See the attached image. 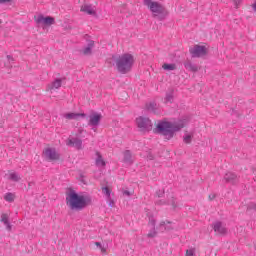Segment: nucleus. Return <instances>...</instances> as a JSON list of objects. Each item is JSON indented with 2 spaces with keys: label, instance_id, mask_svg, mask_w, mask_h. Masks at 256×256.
I'll return each instance as SVG.
<instances>
[{
  "label": "nucleus",
  "instance_id": "nucleus-41",
  "mask_svg": "<svg viewBox=\"0 0 256 256\" xmlns=\"http://www.w3.org/2000/svg\"><path fill=\"white\" fill-rule=\"evenodd\" d=\"M123 195H126L127 197H131V193L128 190H124Z\"/></svg>",
  "mask_w": 256,
  "mask_h": 256
},
{
  "label": "nucleus",
  "instance_id": "nucleus-14",
  "mask_svg": "<svg viewBox=\"0 0 256 256\" xmlns=\"http://www.w3.org/2000/svg\"><path fill=\"white\" fill-rule=\"evenodd\" d=\"M184 67L186 71H189L190 73H197L199 71V66L191 62V60H186L184 62Z\"/></svg>",
  "mask_w": 256,
  "mask_h": 256
},
{
  "label": "nucleus",
  "instance_id": "nucleus-43",
  "mask_svg": "<svg viewBox=\"0 0 256 256\" xmlns=\"http://www.w3.org/2000/svg\"><path fill=\"white\" fill-rule=\"evenodd\" d=\"M7 59L9 62L14 61L13 56H11V55H7Z\"/></svg>",
  "mask_w": 256,
  "mask_h": 256
},
{
  "label": "nucleus",
  "instance_id": "nucleus-11",
  "mask_svg": "<svg viewBox=\"0 0 256 256\" xmlns=\"http://www.w3.org/2000/svg\"><path fill=\"white\" fill-rule=\"evenodd\" d=\"M80 11H82V13H86V15H91L92 17H98L95 7H93V5L91 4H83L80 8Z\"/></svg>",
  "mask_w": 256,
  "mask_h": 256
},
{
  "label": "nucleus",
  "instance_id": "nucleus-1",
  "mask_svg": "<svg viewBox=\"0 0 256 256\" xmlns=\"http://www.w3.org/2000/svg\"><path fill=\"white\" fill-rule=\"evenodd\" d=\"M91 203V196L80 195L73 189L66 194V205L71 211H83Z\"/></svg>",
  "mask_w": 256,
  "mask_h": 256
},
{
  "label": "nucleus",
  "instance_id": "nucleus-10",
  "mask_svg": "<svg viewBox=\"0 0 256 256\" xmlns=\"http://www.w3.org/2000/svg\"><path fill=\"white\" fill-rule=\"evenodd\" d=\"M223 181H225V183H230L231 185H237V183H239V177L233 172H227L224 175Z\"/></svg>",
  "mask_w": 256,
  "mask_h": 256
},
{
  "label": "nucleus",
  "instance_id": "nucleus-37",
  "mask_svg": "<svg viewBox=\"0 0 256 256\" xmlns=\"http://www.w3.org/2000/svg\"><path fill=\"white\" fill-rule=\"evenodd\" d=\"M170 205L173 207V209H177V204H175V198L172 197Z\"/></svg>",
  "mask_w": 256,
  "mask_h": 256
},
{
  "label": "nucleus",
  "instance_id": "nucleus-25",
  "mask_svg": "<svg viewBox=\"0 0 256 256\" xmlns=\"http://www.w3.org/2000/svg\"><path fill=\"white\" fill-rule=\"evenodd\" d=\"M102 193L106 195L107 199H111V188L110 187H102Z\"/></svg>",
  "mask_w": 256,
  "mask_h": 256
},
{
  "label": "nucleus",
  "instance_id": "nucleus-20",
  "mask_svg": "<svg viewBox=\"0 0 256 256\" xmlns=\"http://www.w3.org/2000/svg\"><path fill=\"white\" fill-rule=\"evenodd\" d=\"M63 84V80L61 78H57L52 82V84L49 86V89H59L61 85Z\"/></svg>",
  "mask_w": 256,
  "mask_h": 256
},
{
  "label": "nucleus",
  "instance_id": "nucleus-6",
  "mask_svg": "<svg viewBox=\"0 0 256 256\" xmlns=\"http://www.w3.org/2000/svg\"><path fill=\"white\" fill-rule=\"evenodd\" d=\"M84 118L88 119L89 127H99V125H101V120L103 119V115H101V113L92 111L89 116H87L86 114V117Z\"/></svg>",
  "mask_w": 256,
  "mask_h": 256
},
{
  "label": "nucleus",
  "instance_id": "nucleus-31",
  "mask_svg": "<svg viewBox=\"0 0 256 256\" xmlns=\"http://www.w3.org/2000/svg\"><path fill=\"white\" fill-rule=\"evenodd\" d=\"M10 179H11V181H19V175H17V173H11L10 174Z\"/></svg>",
  "mask_w": 256,
  "mask_h": 256
},
{
  "label": "nucleus",
  "instance_id": "nucleus-44",
  "mask_svg": "<svg viewBox=\"0 0 256 256\" xmlns=\"http://www.w3.org/2000/svg\"><path fill=\"white\" fill-rule=\"evenodd\" d=\"M164 229H165V231H172L173 227H171V226H166Z\"/></svg>",
  "mask_w": 256,
  "mask_h": 256
},
{
  "label": "nucleus",
  "instance_id": "nucleus-27",
  "mask_svg": "<svg viewBox=\"0 0 256 256\" xmlns=\"http://www.w3.org/2000/svg\"><path fill=\"white\" fill-rule=\"evenodd\" d=\"M192 139H193V136H191V135H189V134L183 137V141H184V143H186V144L191 143V140H192Z\"/></svg>",
  "mask_w": 256,
  "mask_h": 256
},
{
  "label": "nucleus",
  "instance_id": "nucleus-8",
  "mask_svg": "<svg viewBox=\"0 0 256 256\" xmlns=\"http://www.w3.org/2000/svg\"><path fill=\"white\" fill-rule=\"evenodd\" d=\"M189 53L192 58L205 57V55H207V47L195 45L193 48L189 49Z\"/></svg>",
  "mask_w": 256,
  "mask_h": 256
},
{
  "label": "nucleus",
  "instance_id": "nucleus-33",
  "mask_svg": "<svg viewBox=\"0 0 256 256\" xmlns=\"http://www.w3.org/2000/svg\"><path fill=\"white\" fill-rule=\"evenodd\" d=\"M171 221L169 220H166V221H161L160 224H159V227H165V225H171Z\"/></svg>",
  "mask_w": 256,
  "mask_h": 256
},
{
  "label": "nucleus",
  "instance_id": "nucleus-32",
  "mask_svg": "<svg viewBox=\"0 0 256 256\" xmlns=\"http://www.w3.org/2000/svg\"><path fill=\"white\" fill-rule=\"evenodd\" d=\"M156 196H158L159 198L165 197V190L163 189L156 191Z\"/></svg>",
  "mask_w": 256,
  "mask_h": 256
},
{
  "label": "nucleus",
  "instance_id": "nucleus-36",
  "mask_svg": "<svg viewBox=\"0 0 256 256\" xmlns=\"http://www.w3.org/2000/svg\"><path fill=\"white\" fill-rule=\"evenodd\" d=\"M154 3L153 0H144V5L151 7V4Z\"/></svg>",
  "mask_w": 256,
  "mask_h": 256
},
{
  "label": "nucleus",
  "instance_id": "nucleus-29",
  "mask_svg": "<svg viewBox=\"0 0 256 256\" xmlns=\"http://www.w3.org/2000/svg\"><path fill=\"white\" fill-rule=\"evenodd\" d=\"M147 237H149L150 239L157 237V231H155V228H153V230L147 234Z\"/></svg>",
  "mask_w": 256,
  "mask_h": 256
},
{
  "label": "nucleus",
  "instance_id": "nucleus-12",
  "mask_svg": "<svg viewBox=\"0 0 256 256\" xmlns=\"http://www.w3.org/2000/svg\"><path fill=\"white\" fill-rule=\"evenodd\" d=\"M66 145L68 147H75L76 149H83V140L79 138L68 139Z\"/></svg>",
  "mask_w": 256,
  "mask_h": 256
},
{
  "label": "nucleus",
  "instance_id": "nucleus-26",
  "mask_svg": "<svg viewBox=\"0 0 256 256\" xmlns=\"http://www.w3.org/2000/svg\"><path fill=\"white\" fill-rule=\"evenodd\" d=\"M247 211H255L256 212V203L251 202L250 204H248Z\"/></svg>",
  "mask_w": 256,
  "mask_h": 256
},
{
  "label": "nucleus",
  "instance_id": "nucleus-7",
  "mask_svg": "<svg viewBox=\"0 0 256 256\" xmlns=\"http://www.w3.org/2000/svg\"><path fill=\"white\" fill-rule=\"evenodd\" d=\"M34 21H36L37 25H44L45 27H51V25H55V18L51 16H43V14H40L37 16H34Z\"/></svg>",
  "mask_w": 256,
  "mask_h": 256
},
{
  "label": "nucleus",
  "instance_id": "nucleus-45",
  "mask_svg": "<svg viewBox=\"0 0 256 256\" xmlns=\"http://www.w3.org/2000/svg\"><path fill=\"white\" fill-rule=\"evenodd\" d=\"M234 3L236 5V7H238L239 3H241V0H234Z\"/></svg>",
  "mask_w": 256,
  "mask_h": 256
},
{
  "label": "nucleus",
  "instance_id": "nucleus-24",
  "mask_svg": "<svg viewBox=\"0 0 256 256\" xmlns=\"http://www.w3.org/2000/svg\"><path fill=\"white\" fill-rule=\"evenodd\" d=\"M131 159H132L131 151L130 150H126L124 152V163H131Z\"/></svg>",
  "mask_w": 256,
  "mask_h": 256
},
{
  "label": "nucleus",
  "instance_id": "nucleus-35",
  "mask_svg": "<svg viewBox=\"0 0 256 256\" xmlns=\"http://www.w3.org/2000/svg\"><path fill=\"white\" fill-rule=\"evenodd\" d=\"M108 200H109V202H108L109 207H114L115 206V200L111 199V197L108 198Z\"/></svg>",
  "mask_w": 256,
  "mask_h": 256
},
{
  "label": "nucleus",
  "instance_id": "nucleus-17",
  "mask_svg": "<svg viewBox=\"0 0 256 256\" xmlns=\"http://www.w3.org/2000/svg\"><path fill=\"white\" fill-rule=\"evenodd\" d=\"M66 119H79V117H87L85 113H67L64 115Z\"/></svg>",
  "mask_w": 256,
  "mask_h": 256
},
{
  "label": "nucleus",
  "instance_id": "nucleus-16",
  "mask_svg": "<svg viewBox=\"0 0 256 256\" xmlns=\"http://www.w3.org/2000/svg\"><path fill=\"white\" fill-rule=\"evenodd\" d=\"M93 47H95V41L89 40L87 43V46L83 49V54L91 55L93 53L92 52Z\"/></svg>",
  "mask_w": 256,
  "mask_h": 256
},
{
  "label": "nucleus",
  "instance_id": "nucleus-28",
  "mask_svg": "<svg viewBox=\"0 0 256 256\" xmlns=\"http://www.w3.org/2000/svg\"><path fill=\"white\" fill-rule=\"evenodd\" d=\"M148 218H149V223L150 225H152L153 229H155V223L156 221L153 219V215L151 214H147Z\"/></svg>",
  "mask_w": 256,
  "mask_h": 256
},
{
  "label": "nucleus",
  "instance_id": "nucleus-22",
  "mask_svg": "<svg viewBox=\"0 0 256 256\" xmlns=\"http://www.w3.org/2000/svg\"><path fill=\"white\" fill-rule=\"evenodd\" d=\"M173 93H174L173 89H170V91L166 93L165 103H173V99H174Z\"/></svg>",
  "mask_w": 256,
  "mask_h": 256
},
{
  "label": "nucleus",
  "instance_id": "nucleus-47",
  "mask_svg": "<svg viewBox=\"0 0 256 256\" xmlns=\"http://www.w3.org/2000/svg\"><path fill=\"white\" fill-rule=\"evenodd\" d=\"M81 182H82V183H84V185H86V184H87V183L85 182V180H83V179L81 180Z\"/></svg>",
  "mask_w": 256,
  "mask_h": 256
},
{
  "label": "nucleus",
  "instance_id": "nucleus-4",
  "mask_svg": "<svg viewBox=\"0 0 256 256\" xmlns=\"http://www.w3.org/2000/svg\"><path fill=\"white\" fill-rule=\"evenodd\" d=\"M150 11L153 13V17L158 19L159 21H163L167 15H169V11L165 6L161 5L159 2H153L150 7Z\"/></svg>",
  "mask_w": 256,
  "mask_h": 256
},
{
  "label": "nucleus",
  "instance_id": "nucleus-39",
  "mask_svg": "<svg viewBox=\"0 0 256 256\" xmlns=\"http://www.w3.org/2000/svg\"><path fill=\"white\" fill-rule=\"evenodd\" d=\"M156 205H169V203H167V202H165V201H163V200H158V201L156 202Z\"/></svg>",
  "mask_w": 256,
  "mask_h": 256
},
{
  "label": "nucleus",
  "instance_id": "nucleus-40",
  "mask_svg": "<svg viewBox=\"0 0 256 256\" xmlns=\"http://www.w3.org/2000/svg\"><path fill=\"white\" fill-rule=\"evenodd\" d=\"M217 197V195H215V194H210L209 196H208V199H209V201H213V199H215Z\"/></svg>",
  "mask_w": 256,
  "mask_h": 256
},
{
  "label": "nucleus",
  "instance_id": "nucleus-2",
  "mask_svg": "<svg viewBox=\"0 0 256 256\" xmlns=\"http://www.w3.org/2000/svg\"><path fill=\"white\" fill-rule=\"evenodd\" d=\"M185 127V120L177 122L161 121L156 125L154 133L163 135L169 141L175 137L177 131H181Z\"/></svg>",
  "mask_w": 256,
  "mask_h": 256
},
{
  "label": "nucleus",
  "instance_id": "nucleus-13",
  "mask_svg": "<svg viewBox=\"0 0 256 256\" xmlns=\"http://www.w3.org/2000/svg\"><path fill=\"white\" fill-rule=\"evenodd\" d=\"M214 232L218 233V235H226L227 228L223 227V222L217 221L212 225Z\"/></svg>",
  "mask_w": 256,
  "mask_h": 256
},
{
  "label": "nucleus",
  "instance_id": "nucleus-34",
  "mask_svg": "<svg viewBox=\"0 0 256 256\" xmlns=\"http://www.w3.org/2000/svg\"><path fill=\"white\" fill-rule=\"evenodd\" d=\"M186 256H195V250L193 249L186 250Z\"/></svg>",
  "mask_w": 256,
  "mask_h": 256
},
{
  "label": "nucleus",
  "instance_id": "nucleus-38",
  "mask_svg": "<svg viewBox=\"0 0 256 256\" xmlns=\"http://www.w3.org/2000/svg\"><path fill=\"white\" fill-rule=\"evenodd\" d=\"M147 159H149V161H153V159H155V156H153V154L151 152H149L147 154Z\"/></svg>",
  "mask_w": 256,
  "mask_h": 256
},
{
  "label": "nucleus",
  "instance_id": "nucleus-5",
  "mask_svg": "<svg viewBox=\"0 0 256 256\" xmlns=\"http://www.w3.org/2000/svg\"><path fill=\"white\" fill-rule=\"evenodd\" d=\"M136 124L140 131H151L153 129V123L147 117L139 116L136 118Z\"/></svg>",
  "mask_w": 256,
  "mask_h": 256
},
{
  "label": "nucleus",
  "instance_id": "nucleus-46",
  "mask_svg": "<svg viewBox=\"0 0 256 256\" xmlns=\"http://www.w3.org/2000/svg\"><path fill=\"white\" fill-rule=\"evenodd\" d=\"M253 10L256 12V2L252 5Z\"/></svg>",
  "mask_w": 256,
  "mask_h": 256
},
{
  "label": "nucleus",
  "instance_id": "nucleus-30",
  "mask_svg": "<svg viewBox=\"0 0 256 256\" xmlns=\"http://www.w3.org/2000/svg\"><path fill=\"white\" fill-rule=\"evenodd\" d=\"M94 245H96V247H99L101 249L102 253L107 252V249L105 247H103V245H101V242H95Z\"/></svg>",
  "mask_w": 256,
  "mask_h": 256
},
{
  "label": "nucleus",
  "instance_id": "nucleus-23",
  "mask_svg": "<svg viewBox=\"0 0 256 256\" xmlns=\"http://www.w3.org/2000/svg\"><path fill=\"white\" fill-rule=\"evenodd\" d=\"M4 199H5V201H8V203H13L15 201V195H13V193H11V192H8L4 196Z\"/></svg>",
  "mask_w": 256,
  "mask_h": 256
},
{
  "label": "nucleus",
  "instance_id": "nucleus-15",
  "mask_svg": "<svg viewBox=\"0 0 256 256\" xmlns=\"http://www.w3.org/2000/svg\"><path fill=\"white\" fill-rule=\"evenodd\" d=\"M0 221H1V223H4V225L6 226L7 231H11L13 226L11 225V222H9V215L3 213L1 215Z\"/></svg>",
  "mask_w": 256,
  "mask_h": 256
},
{
  "label": "nucleus",
  "instance_id": "nucleus-19",
  "mask_svg": "<svg viewBox=\"0 0 256 256\" xmlns=\"http://www.w3.org/2000/svg\"><path fill=\"white\" fill-rule=\"evenodd\" d=\"M97 158L95 160L97 167H105L106 163L105 160H103V156L98 151L96 152Z\"/></svg>",
  "mask_w": 256,
  "mask_h": 256
},
{
  "label": "nucleus",
  "instance_id": "nucleus-18",
  "mask_svg": "<svg viewBox=\"0 0 256 256\" xmlns=\"http://www.w3.org/2000/svg\"><path fill=\"white\" fill-rule=\"evenodd\" d=\"M146 109L150 112L153 113L154 115H157V103L155 102H150L146 104Z\"/></svg>",
  "mask_w": 256,
  "mask_h": 256
},
{
  "label": "nucleus",
  "instance_id": "nucleus-42",
  "mask_svg": "<svg viewBox=\"0 0 256 256\" xmlns=\"http://www.w3.org/2000/svg\"><path fill=\"white\" fill-rule=\"evenodd\" d=\"M12 0H0V4L11 3Z\"/></svg>",
  "mask_w": 256,
  "mask_h": 256
},
{
  "label": "nucleus",
  "instance_id": "nucleus-21",
  "mask_svg": "<svg viewBox=\"0 0 256 256\" xmlns=\"http://www.w3.org/2000/svg\"><path fill=\"white\" fill-rule=\"evenodd\" d=\"M162 68L164 69V71H175V69H177V64L175 63H164L162 65Z\"/></svg>",
  "mask_w": 256,
  "mask_h": 256
},
{
  "label": "nucleus",
  "instance_id": "nucleus-3",
  "mask_svg": "<svg viewBox=\"0 0 256 256\" xmlns=\"http://www.w3.org/2000/svg\"><path fill=\"white\" fill-rule=\"evenodd\" d=\"M112 61L115 62L118 73L127 75L133 69L135 64V57L132 54L124 53L122 55H112Z\"/></svg>",
  "mask_w": 256,
  "mask_h": 256
},
{
  "label": "nucleus",
  "instance_id": "nucleus-9",
  "mask_svg": "<svg viewBox=\"0 0 256 256\" xmlns=\"http://www.w3.org/2000/svg\"><path fill=\"white\" fill-rule=\"evenodd\" d=\"M43 153L47 161H59L61 158V155L57 153L55 148H46Z\"/></svg>",
  "mask_w": 256,
  "mask_h": 256
}]
</instances>
